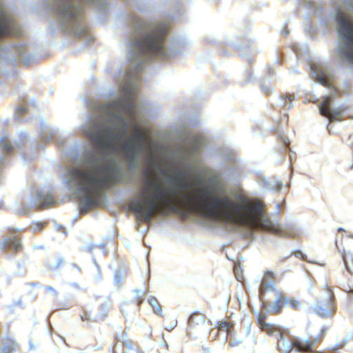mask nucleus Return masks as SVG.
Returning a JSON list of instances; mask_svg holds the SVG:
<instances>
[{
	"label": "nucleus",
	"instance_id": "obj_1",
	"mask_svg": "<svg viewBox=\"0 0 353 353\" xmlns=\"http://www.w3.org/2000/svg\"><path fill=\"white\" fill-rule=\"evenodd\" d=\"M143 175L145 179L139 196L132 202L131 208L139 219L146 222L150 221L157 213L165 208L184 203L190 209L196 211L205 218L232 221L275 234L281 231L279 226L265 215L263 203L260 201L240 196L239 203H236L228 196H212L210 203H208L205 194L208 191L205 188L197 191V193L205 194L202 199L192 192H185V190L192 188V184L182 175L173 179L176 186L181 190L179 196L175 192L168 190L150 168L145 169Z\"/></svg>",
	"mask_w": 353,
	"mask_h": 353
},
{
	"label": "nucleus",
	"instance_id": "obj_2",
	"mask_svg": "<svg viewBox=\"0 0 353 353\" xmlns=\"http://www.w3.org/2000/svg\"><path fill=\"white\" fill-rule=\"evenodd\" d=\"M115 182V170L112 163H97L79 173L80 192L86 209L102 204L103 191Z\"/></svg>",
	"mask_w": 353,
	"mask_h": 353
},
{
	"label": "nucleus",
	"instance_id": "obj_3",
	"mask_svg": "<svg viewBox=\"0 0 353 353\" xmlns=\"http://www.w3.org/2000/svg\"><path fill=\"white\" fill-rule=\"evenodd\" d=\"M168 30V26L163 23L145 25L142 37L134 43V48L145 55L165 59L164 40Z\"/></svg>",
	"mask_w": 353,
	"mask_h": 353
},
{
	"label": "nucleus",
	"instance_id": "obj_4",
	"mask_svg": "<svg viewBox=\"0 0 353 353\" xmlns=\"http://www.w3.org/2000/svg\"><path fill=\"white\" fill-rule=\"evenodd\" d=\"M121 120L124 125L123 132L112 126H102L90 133V137L92 143L101 149L117 151L126 134L127 123L123 117H121Z\"/></svg>",
	"mask_w": 353,
	"mask_h": 353
},
{
	"label": "nucleus",
	"instance_id": "obj_5",
	"mask_svg": "<svg viewBox=\"0 0 353 353\" xmlns=\"http://www.w3.org/2000/svg\"><path fill=\"white\" fill-rule=\"evenodd\" d=\"M339 24L338 33L343 44L341 46L340 54L347 62L353 64V22L350 21L347 14L339 11L336 17Z\"/></svg>",
	"mask_w": 353,
	"mask_h": 353
},
{
	"label": "nucleus",
	"instance_id": "obj_6",
	"mask_svg": "<svg viewBox=\"0 0 353 353\" xmlns=\"http://www.w3.org/2000/svg\"><path fill=\"white\" fill-rule=\"evenodd\" d=\"M323 289L327 292V296L325 299H320L316 302L314 312L322 319L332 318L337 310L335 296L330 287L326 285Z\"/></svg>",
	"mask_w": 353,
	"mask_h": 353
},
{
	"label": "nucleus",
	"instance_id": "obj_7",
	"mask_svg": "<svg viewBox=\"0 0 353 353\" xmlns=\"http://www.w3.org/2000/svg\"><path fill=\"white\" fill-rule=\"evenodd\" d=\"M263 301L262 307L265 308L268 305L270 309L268 313L271 315L280 314L283 307L287 305V295L278 289H271L270 294L265 296Z\"/></svg>",
	"mask_w": 353,
	"mask_h": 353
},
{
	"label": "nucleus",
	"instance_id": "obj_8",
	"mask_svg": "<svg viewBox=\"0 0 353 353\" xmlns=\"http://www.w3.org/2000/svg\"><path fill=\"white\" fill-rule=\"evenodd\" d=\"M332 101V97L326 96L323 97L322 102L319 105L321 115L328 118L331 121H341L345 120V119L343 116V112L347 108L332 110L330 108Z\"/></svg>",
	"mask_w": 353,
	"mask_h": 353
},
{
	"label": "nucleus",
	"instance_id": "obj_9",
	"mask_svg": "<svg viewBox=\"0 0 353 353\" xmlns=\"http://www.w3.org/2000/svg\"><path fill=\"white\" fill-rule=\"evenodd\" d=\"M327 328L323 327L321 333L316 337L310 338L305 341H301L298 339H292V345L297 352L301 353H312L316 344L322 341Z\"/></svg>",
	"mask_w": 353,
	"mask_h": 353
},
{
	"label": "nucleus",
	"instance_id": "obj_10",
	"mask_svg": "<svg viewBox=\"0 0 353 353\" xmlns=\"http://www.w3.org/2000/svg\"><path fill=\"white\" fill-rule=\"evenodd\" d=\"M132 141H127L122 145V150L128 157L133 158L136 154L135 143H142L145 137L142 130L138 125H134V134L132 136Z\"/></svg>",
	"mask_w": 353,
	"mask_h": 353
},
{
	"label": "nucleus",
	"instance_id": "obj_11",
	"mask_svg": "<svg viewBox=\"0 0 353 353\" xmlns=\"http://www.w3.org/2000/svg\"><path fill=\"white\" fill-rule=\"evenodd\" d=\"M59 200L50 192H39L34 201V205L37 210H41L58 205Z\"/></svg>",
	"mask_w": 353,
	"mask_h": 353
},
{
	"label": "nucleus",
	"instance_id": "obj_12",
	"mask_svg": "<svg viewBox=\"0 0 353 353\" xmlns=\"http://www.w3.org/2000/svg\"><path fill=\"white\" fill-rule=\"evenodd\" d=\"M267 316L260 313L257 316V324L260 330L270 336H281L283 329L274 324L266 322Z\"/></svg>",
	"mask_w": 353,
	"mask_h": 353
},
{
	"label": "nucleus",
	"instance_id": "obj_13",
	"mask_svg": "<svg viewBox=\"0 0 353 353\" xmlns=\"http://www.w3.org/2000/svg\"><path fill=\"white\" fill-rule=\"evenodd\" d=\"M275 276L272 272L267 271L263 277L260 286V296L261 300L265 299L267 294H270L271 289H276L274 287Z\"/></svg>",
	"mask_w": 353,
	"mask_h": 353
},
{
	"label": "nucleus",
	"instance_id": "obj_14",
	"mask_svg": "<svg viewBox=\"0 0 353 353\" xmlns=\"http://www.w3.org/2000/svg\"><path fill=\"white\" fill-rule=\"evenodd\" d=\"M312 71L315 74V79L316 81H318L319 83H321L322 85L331 88H332L334 91L336 93L337 90L335 87H332L330 84L326 74L325 73L323 68L319 67L318 65L315 64H312L311 66Z\"/></svg>",
	"mask_w": 353,
	"mask_h": 353
},
{
	"label": "nucleus",
	"instance_id": "obj_15",
	"mask_svg": "<svg viewBox=\"0 0 353 353\" xmlns=\"http://www.w3.org/2000/svg\"><path fill=\"white\" fill-rule=\"evenodd\" d=\"M123 92L126 97H129L128 103L124 108V112L130 117L134 114L135 105L134 103V93L132 92L130 88L125 85L123 88Z\"/></svg>",
	"mask_w": 353,
	"mask_h": 353
},
{
	"label": "nucleus",
	"instance_id": "obj_16",
	"mask_svg": "<svg viewBox=\"0 0 353 353\" xmlns=\"http://www.w3.org/2000/svg\"><path fill=\"white\" fill-rule=\"evenodd\" d=\"M82 12V7H73L70 4V0H68V30L70 26V21L74 20L75 23L80 26L79 16Z\"/></svg>",
	"mask_w": 353,
	"mask_h": 353
},
{
	"label": "nucleus",
	"instance_id": "obj_17",
	"mask_svg": "<svg viewBox=\"0 0 353 353\" xmlns=\"http://www.w3.org/2000/svg\"><path fill=\"white\" fill-rule=\"evenodd\" d=\"M205 323V315L200 313L192 314L188 320V327L190 330L202 327Z\"/></svg>",
	"mask_w": 353,
	"mask_h": 353
},
{
	"label": "nucleus",
	"instance_id": "obj_18",
	"mask_svg": "<svg viewBox=\"0 0 353 353\" xmlns=\"http://www.w3.org/2000/svg\"><path fill=\"white\" fill-rule=\"evenodd\" d=\"M218 332H224L228 337H231L234 329V323L232 321L221 320L216 324Z\"/></svg>",
	"mask_w": 353,
	"mask_h": 353
},
{
	"label": "nucleus",
	"instance_id": "obj_19",
	"mask_svg": "<svg viewBox=\"0 0 353 353\" xmlns=\"http://www.w3.org/2000/svg\"><path fill=\"white\" fill-rule=\"evenodd\" d=\"M279 339L277 342V348L281 353H290L294 345H292V340L289 341L283 337V332L281 336H279Z\"/></svg>",
	"mask_w": 353,
	"mask_h": 353
},
{
	"label": "nucleus",
	"instance_id": "obj_20",
	"mask_svg": "<svg viewBox=\"0 0 353 353\" xmlns=\"http://www.w3.org/2000/svg\"><path fill=\"white\" fill-rule=\"evenodd\" d=\"M336 245L338 248L339 252H341L342 258L345 265L346 269L350 272L353 273V252L346 251L344 249L341 250L337 245V242H336Z\"/></svg>",
	"mask_w": 353,
	"mask_h": 353
},
{
	"label": "nucleus",
	"instance_id": "obj_21",
	"mask_svg": "<svg viewBox=\"0 0 353 353\" xmlns=\"http://www.w3.org/2000/svg\"><path fill=\"white\" fill-rule=\"evenodd\" d=\"M10 246H14V251L16 252L21 250L20 241L17 236H14L12 239L10 238L4 240V247L9 248Z\"/></svg>",
	"mask_w": 353,
	"mask_h": 353
},
{
	"label": "nucleus",
	"instance_id": "obj_22",
	"mask_svg": "<svg viewBox=\"0 0 353 353\" xmlns=\"http://www.w3.org/2000/svg\"><path fill=\"white\" fill-rule=\"evenodd\" d=\"M0 148L1 150L6 153L12 152L13 148L11 145L9 139L7 137H3L0 140Z\"/></svg>",
	"mask_w": 353,
	"mask_h": 353
},
{
	"label": "nucleus",
	"instance_id": "obj_23",
	"mask_svg": "<svg viewBox=\"0 0 353 353\" xmlns=\"http://www.w3.org/2000/svg\"><path fill=\"white\" fill-rule=\"evenodd\" d=\"M150 305L152 307L153 311L155 314L162 316V307L159 303L156 298L152 297L148 300Z\"/></svg>",
	"mask_w": 353,
	"mask_h": 353
},
{
	"label": "nucleus",
	"instance_id": "obj_24",
	"mask_svg": "<svg viewBox=\"0 0 353 353\" xmlns=\"http://www.w3.org/2000/svg\"><path fill=\"white\" fill-rule=\"evenodd\" d=\"M287 305H289L294 310H299L303 305L301 301L294 298H289L287 296Z\"/></svg>",
	"mask_w": 353,
	"mask_h": 353
},
{
	"label": "nucleus",
	"instance_id": "obj_25",
	"mask_svg": "<svg viewBox=\"0 0 353 353\" xmlns=\"http://www.w3.org/2000/svg\"><path fill=\"white\" fill-rule=\"evenodd\" d=\"M128 276V273L125 270H119L114 275V282L118 286L123 283L124 279Z\"/></svg>",
	"mask_w": 353,
	"mask_h": 353
},
{
	"label": "nucleus",
	"instance_id": "obj_26",
	"mask_svg": "<svg viewBox=\"0 0 353 353\" xmlns=\"http://www.w3.org/2000/svg\"><path fill=\"white\" fill-rule=\"evenodd\" d=\"M177 324V321L174 318H165L163 319V326L165 330L170 331L173 330Z\"/></svg>",
	"mask_w": 353,
	"mask_h": 353
},
{
	"label": "nucleus",
	"instance_id": "obj_27",
	"mask_svg": "<svg viewBox=\"0 0 353 353\" xmlns=\"http://www.w3.org/2000/svg\"><path fill=\"white\" fill-rule=\"evenodd\" d=\"M9 34V25L8 22L0 18V37Z\"/></svg>",
	"mask_w": 353,
	"mask_h": 353
},
{
	"label": "nucleus",
	"instance_id": "obj_28",
	"mask_svg": "<svg viewBox=\"0 0 353 353\" xmlns=\"http://www.w3.org/2000/svg\"><path fill=\"white\" fill-rule=\"evenodd\" d=\"M57 1V12L60 14L64 15L66 12V0H56Z\"/></svg>",
	"mask_w": 353,
	"mask_h": 353
},
{
	"label": "nucleus",
	"instance_id": "obj_29",
	"mask_svg": "<svg viewBox=\"0 0 353 353\" xmlns=\"http://www.w3.org/2000/svg\"><path fill=\"white\" fill-rule=\"evenodd\" d=\"M81 319L83 321H90V314L85 312L83 315L81 316Z\"/></svg>",
	"mask_w": 353,
	"mask_h": 353
},
{
	"label": "nucleus",
	"instance_id": "obj_30",
	"mask_svg": "<svg viewBox=\"0 0 353 353\" xmlns=\"http://www.w3.org/2000/svg\"><path fill=\"white\" fill-rule=\"evenodd\" d=\"M286 101H289L290 103H292V101L294 100V96L291 94H286L284 97H283Z\"/></svg>",
	"mask_w": 353,
	"mask_h": 353
},
{
	"label": "nucleus",
	"instance_id": "obj_31",
	"mask_svg": "<svg viewBox=\"0 0 353 353\" xmlns=\"http://www.w3.org/2000/svg\"><path fill=\"white\" fill-rule=\"evenodd\" d=\"M241 341H232L231 339L229 341V345L230 347H234L240 344Z\"/></svg>",
	"mask_w": 353,
	"mask_h": 353
},
{
	"label": "nucleus",
	"instance_id": "obj_32",
	"mask_svg": "<svg viewBox=\"0 0 353 353\" xmlns=\"http://www.w3.org/2000/svg\"><path fill=\"white\" fill-rule=\"evenodd\" d=\"M70 32H73L74 34L77 35V36H81L83 34L85 33L86 32V30L84 28L81 30V33H77L74 30H73L72 29H70Z\"/></svg>",
	"mask_w": 353,
	"mask_h": 353
},
{
	"label": "nucleus",
	"instance_id": "obj_33",
	"mask_svg": "<svg viewBox=\"0 0 353 353\" xmlns=\"http://www.w3.org/2000/svg\"><path fill=\"white\" fill-rule=\"evenodd\" d=\"M263 92L266 94H268L270 93V89L268 87H265L263 86Z\"/></svg>",
	"mask_w": 353,
	"mask_h": 353
},
{
	"label": "nucleus",
	"instance_id": "obj_34",
	"mask_svg": "<svg viewBox=\"0 0 353 353\" xmlns=\"http://www.w3.org/2000/svg\"><path fill=\"white\" fill-rule=\"evenodd\" d=\"M348 11H351L353 13V4L350 6V8L347 9Z\"/></svg>",
	"mask_w": 353,
	"mask_h": 353
},
{
	"label": "nucleus",
	"instance_id": "obj_35",
	"mask_svg": "<svg viewBox=\"0 0 353 353\" xmlns=\"http://www.w3.org/2000/svg\"><path fill=\"white\" fill-rule=\"evenodd\" d=\"M9 230H10V231H11V232H13V233H16V232H17V230H15V229H12V230H11V229H9Z\"/></svg>",
	"mask_w": 353,
	"mask_h": 353
},
{
	"label": "nucleus",
	"instance_id": "obj_36",
	"mask_svg": "<svg viewBox=\"0 0 353 353\" xmlns=\"http://www.w3.org/2000/svg\"><path fill=\"white\" fill-rule=\"evenodd\" d=\"M85 1V0H80V1H81V2H83V1Z\"/></svg>",
	"mask_w": 353,
	"mask_h": 353
}]
</instances>
